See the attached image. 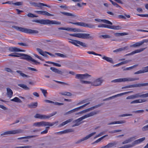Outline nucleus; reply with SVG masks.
Returning a JSON list of instances; mask_svg holds the SVG:
<instances>
[{"label": "nucleus", "mask_w": 148, "mask_h": 148, "mask_svg": "<svg viewBox=\"0 0 148 148\" xmlns=\"http://www.w3.org/2000/svg\"><path fill=\"white\" fill-rule=\"evenodd\" d=\"M8 56H9L15 57L21 56L22 57L20 58V59L25 60L27 61H31L33 62L36 65H37L38 64H39L40 63V62H38L37 61L33 59L30 56L26 54L15 52L9 54Z\"/></svg>", "instance_id": "obj_1"}, {"label": "nucleus", "mask_w": 148, "mask_h": 148, "mask_svg": "<svg viewBox=\"0 0 148 148\" xmlns=\"http://www.w3.org/2000/svg\"><path fill=\"white\" fill-rule=\"evenodd\" d=\"M32 22L45 25H60V22L55 20H50L48 19L34 20Z\"/></svg>", "instance_id": "obj_2"}, {"label": "nucleus", "mask_w": 148, "mask_h": 148, "mask_svg": "<svg viewBox=\"0 0 148 148\" xmlns=\"http://www.w3.org/2000/svg\"><path fill=\"white\" fill-rule=\"evenodd\" d=\"M12 27L17 31L27 34H38L39 32L37 30L23 28L14 25Z\"/></svg>", "instance_id": "obj_3"}, {"label": "nucleus", "mask_w": 148, "mask_h": 148, "mask_svg": "<svg viewBox=\"0 0 148 148\" xmlns=\"http://www.w3.org/2000/svg\"><path fill=\"white\" fill-rule=\"evenodd\" d=\"M98 112L97 111L91 112L90 113L84 115L77 119L73 121V123H75L76 124L78 125L77 126H79L82 123L80 122L82 120L85 119L93 116L97 114Z\"/></svg>", "instance_id": "obj_4"}, {"label": "nucleus", "mask_w": 148, "mask_h": 148, "mask_svg": "<svg viewBox=\"0 0 148 148\" xmlns=\"http://www.w3.org/2000/svg\"><path fill=\"white\" fill-rule=\"evenodd\" d=\"M58 122V121H56L55 122L53 123L42 121L34 123L33 124V126H35V127H38L44 126H52L54 125L55 124L57 123Z\"/></svg>", "instance_id": "obj_5"}, {"label": "nucleus", "mask_w": 148, "mask_h": 148, "mask_svg": "<svg viewBox=\"0 0 148 148\" xmlns=\"http://www.w3.org/2000/svg\"><path fill=\"white\" fill-rule=\"evenodd\" d=\"M139 78H125L115 79L112 80L111 82L118 83L125 82H131L135 80H139Z\"/></svg>", "instance_id": "obj_6"}, {"label": "nucleus", "mask_w": 148, "mask_h": 148, "mask_svg": "<svg viewBox=\"0 0 148 148\" xmlns=\"http://www.w3.org/2000/svg\"><path fill=\"white\" fill-rule=\"evenodd\" d=\"M145 139V138L144 137L138 139L134 141L132 144H128L125 145L123 146V148H130L136 145L140 144L144 141Z\"/></svg>", "instance_id": "obj_7"}, {"label": "nucleus", "mask_w": 148, "mask_h": 148, "mask_svg": "<svg viewBox=\"0 0 148 148\" xmlns=\"http://www.w3.org/2000/svg\"><path fill=\"white\" fill-rule=\"evenodd\" d=\"M145 139V138L144 137L138 139L134 141L132 144H128L125 145L123 146V148H130L136 145L140 144L144 141Z\"/></svg>", "instance_id": "obj_8"}, {"label": "nucleus", "mask_w": 148, "mask_h": 148, "mask_svg": "<svg viewBox=\"0 0 148 148\" xmlns=\"http://www.w3.org/2000/svg\"><path fill=\"white\" fill-rule=\"evenodd\" d=\"M69 23H70L71 24H74L75 25H76L78 26H80L83 27H88L90 28H95V26L93 24L89 23L88 24L86 23H85L80 22H76V23H73L69 22Z\"/></svg>", "instance_id": "obj_9"}, {"label": "nucleus", "mask_w": 148, "mask_h": 148, "mask_svg": "<svg viewBox=\"0 0 148 148\" xmlns=\"http://www.w3.org/2000/svg\"><path fill=\"white\" fill-rule=\"evenodd\" d=\"M69 35L70 36L83 39H88L91 38L90 36V34H88L74 33L70 34Z\"/></svg>", "instance_id": "obj_10"}, {"label": "nucleus", "mask_w": 148, "mask_h": 148, "mask_svg": "<svg viewBox=\"0 0 148 148\" xmlns=\"http://www.w3.org/2000/svg\"><path fill=\"white\" fill-rule=\"evenodd\" d=\"M23 131L21 129L14 130L6 131L1 134V136L7 135L14 134H20L23 133Z\"/></svg>", "instance_id": "obj_11"}, {"label": "nucleus", "mask_w": 148, "mask_h": 148, "mask_svg": "<svg viewBox=\"0 0 148 148\" xmlns=\"http://www.w3.org/2000/svg\"><path fill=\"white\" fill-rule=\"evenodd\" d=\"M148 85V83H145L141 84H134L129 86H125L122 87V89L127 88H135L138 87H141L142 86H147Z\"/></svg>", "instance_id": "obj_12"}, {"label": "nucleus", "mask_w": 148, "mask_h": 148, "mask_svg": "<svg viewBox=\"0 0 148 148\" xmlns=\"http://www.w3.org/2000/svg\"><path fill=\"white\" fill-rule=\"evenodd\" d=\"M103 80L102 77L95 79L91 83V85L94 86H98L101 85Z\"/></svg>", "instance_id": "obj_13"}, {"label": "nucleus", "mask_w": 148, "mask_h": 148, "mask_svg": "<svg viewBox=\"0 0 148 148\" xmlns=\"http://www.w3.org/2000/svg\"><path fill=\"white\" fill-rule=\"evenodd\" d=\"M132 92H133L132 91H128V92H126L119 94H117L116 95H115L114 96H113L112 97H110L108 98L104 99L103 100V101H107V100H111L112 99L118 96H121L122 95H125L126 94H128V93H131Z\"/></svg>", "instance_id": "obj_14"}, {"label": "nucleus", "mask_w": 148, "mask_h": 148, "mask_svg": "<svg viewBox=\"0 0 148 148\" xmlns=\"http://www.w3.org/2000/svg\"><path fill=\"white\" fill-rule=\"evenodd\" d=\"M96 134L95 132H92L88 135H87L86 137L81 138V139L78 140L77 141L75 142V143L76 144H78L79 143H81V142L86 140L88 139L89 138L94 135V134Z\"/></svg>", "instance_id": "obj_15"}, {"label": "nucleus", "mask_w": 148, "mask_h": 148, "mask_svg": "<svg viewBox=\"0 0 148 148\" xmlns=\"http://www.w3.org/2000/svg\"><path fill=\"white\" fill-rule=\"evenodd\" d=\"M91 76L88 74H77L76 75L75 78L78 79H86V78L90 77Z\"/></svg>", "instance_id": "obj_16"}, {"label": "nucleus", "mask_w": 148, "mask_h": 148, "mask_svg": "<svg viewBox=\"0 0 148 148\" xmlns=\"http://www.w3.org/2000/svg\"><path fill=\"white\" fill-rule=\"evenodd\" d=\"M146 48H144L136 50L130 53L126 54L125 56L132 55L136 53H140L143 51Z\"/></svg>", "instance_id": "obj_17"}, {"label": "nucleus", "mask_w": 148, "mask_h": 148, "mask_svg": "<svg viewBox=\"0 0 148 148\" xmlns=\"http://www.w3.org/2000/svg\"><path fill=\"white\" fill-rule=\"evenodd\" d=\"M133 95L134 99L139 97L145 98L148 97V93L143 95H141L140 93H138Z\"/></svg>", "instance_id": "obj_18"}, {"label": "nucleus", "mask_w": 148, "mask_h": 148, "mask_svg": "<svg viewBox=\"0 0 148 148\" xmlns=\"http://www.w3.org/2000/svg\"><path fill=\"white\" fill-rule=\"evenodd\" d=\"M9 51L11 52H25V51L21 50L19 48L16 47H10L8 49Z\"/></svg>", "instance_id": "obj_19"}, {"label": "nucleus", "mask_w": 148, "mask_h": 148, "mask_svg": "<svg viewBox=\"0 0 148 148\" xmlns=\"http://www.w3.org/2000/svg\"><path fill=\"white\" fill-rule=\"evenodd\" d=\"M95 21L98 22H102L105 23L110 24L111 25H112V23L111 22L105 19H101L98 18H96L95 19Z\"/></svg>", "instance_id": "obj_20"}, {"label": "nucleus", "mask_w": 148, "mask_h": 148, "mask_svg": "<svg viewBox=\"0 0 148 148\" xmlns=\"http://www.w3.org/2000/svg\"><path fill=\"white\" fill-rule=\"evenodd\" d=\"M116 144L115 143H109L107 145L102 146L101 148H111L114 147H115Z\"/></svg>", "instance_id": "obj_21"}, {"label": "nucleus", "mask_w": 148, "mask_h": 148, "mask_svg": "<svg viewBox=\"0 0 148 148\" xmlns=\"http://www.w3.org/2000/svg\"><path fill=\"white\" fill-rule=\"evenodd\" d=\"M7 95L8 97L10 98L13 96V92L12 90L10 88H7Z\"/></svg>", "instance_id": "obj_22"}, {"label": "nucleus", "mask_w": 148, "mask_h": 148, "mask_svg": "<svg viewBox=\"0 0 148 148\" xmlns=\"http://www.w3.org/2000/svg\"><path fill=\"white\" fill-rule=\"evenodd\" d=\"M146 101L145 99H138L134 100L130 102V104L137 103H142Z\"/></svg>", "instance_id": "obj_23"}, {"label": "nucleus", "mask_w": 148, "mask_h": 148, "mask_svg": "<svg viewBox=\"0 0 148 148\" xmlns=\"http://www.w3.org/2000/svg\"><path fill=\"white\" fill-rule=\"evenodd\" d=\"M57 113V112H55L50 114L48 115H45L42 114V119H48L50 118V117L53 116L55 115Z\"/></svg>", "instance_id": "obj_24"}, {"label": "nucleus", "mask_w": 148, "mask_h": 148, "mask_svg": "<svg viewBox=\"0 0 148 148\" xmlns=\"http://www.w3.org/2000/svg\"><path fill=\"white\" fill-rule=\"evenodd\" d=\"M50 69L53 72L58 74L62 75L63 73L61 71L56 68L55 67H51L50 68Z\"/></svg>", "instance_id": "obj_25"}, {"label": "nucleus", "mask_w": 148, "mask_h": 148, "mask_svg": "<svg viewBox=\"0 0 148 148\" xmlns=\"http://www.w3.org/2000/svg\"><path fill=\"white\" fill-rule=\"evenodd\" d=\"M16 72L19 74L23 78H29L30 76L28 75H26L23 73L21 71L17 70Z\"/></svg>", "instance_id": "obj_26"}, {"label": "nucleus", "mask_w": 148, "mask_h": 148, "mask_svg": "<svg viewBox=\"0 0 148 148\" xmlns=\"http://www.w3.org/2000/svg\"><path fill=\"white\" fill-rule=\"evenodd\" d=\"M128 49V46H126L125 47H121L119 49H117L113 51L114 52H117L122 51H124L125 50H127Z\"/></svg>", "instance_id": "obj_27"}, {"label": "nucleus", "mask_w": 148, "mask_h": 148, "mask_svg": "<svg viewBox=\"0 0 148 148\" xmlns=\"http://www.w3.org/2000/svg\"><path fill=\"white\" fill-rule=\"evenodd\" d=\"M28 107L30 108H35L38 106V103L37 102H32L30 104L27 105Z\"/></svg>", "instance_id": "obj_28"}, {"label": "nucleus", "mask_w": 148, "mask_h": 148, "mask_svg": "<svg viewBox=\"0 0 148 148\" xmlns=\"http://www.w3.org/2000/svg\"><path fill=\"white\" fill-rule=\"evenodd\" d=\"M134 137H132L130 138H128L127 139H126L123 141L122 143V144H126L128 143H130L132 141H133L134 140Z\"/></svg>", "instance_id": "obj_29"}, {"label": "nucleus", "mask_w": 148, "mask_h": 148, "mask_svg": "<svg viewBox=\"0 0 148 148\" xmlns=\"http://www.w3.org/2000/svg\"><path fill=\"white\" fill-rule=\"evenodd\" d=\"M126 122L124 120L123 121H115L112 122L110 123H109L108 124V125H110L113 124H123L125 123Z\"/></svg>", "instance_id": "obj_30"}, {"label": "nucleus", "mask_w": 148, "mask_h": 148, "mask_svg": "<svg viewBox=\"0 0 148 148\" xmlns=\"http://www.w3.org/2000/svg\"><path fill=\"white\" fill-rule=\"evenodd\" d=\"M102 59L112 63H113V61L112 59L111 58L105 56H103L102 57Z\"/></svg>", "instance_id": "obj_31"}, {"label": "nucleus", "mask_w": 148, "mask_h": 148, "mask_svg": "<svg viewBox=\"0 0 148 148\" xmlns=\"http://www.w3.org/2000/svg\"><path fill=\"white\" fill-rule=\"evenodd\" d=\"M109 29L114 30H119L121 29V27L119 26H114L110 25Z\"/></svg>", "instance_id": "obj_32"}, {"label": "nucleus", "mask_w": 148, "mask_h": 148, "mask_svg": "<svg viewBox=\"0 0 148 148\" xmlns=\"http://www.w3.org/2000/svg\"><path fill=\"white\" fill-rule=\"evenodd\" d=\"M18 85L25 90H29V88L26 85L23 84H18Z\"/></svg>", "instance_id": "obj_33"}, {"label": "nucleus", "mask_w": 148, "mask_h": 148, "mask_svg": "<svg viewBox=\"0 0 148 148\" xmlns=\"http://www.w3.org/2000/svg\"><path fill=\"white\" fill-rule=\"evenodd\" d=\"M60 12L61 14L67 16H71L73 17H75L76 16L75 15L70 13L62 12Z\"/></svg>", "instance_id": "obj_34"}, {"label": "nucleus", "mask_w": 148, "mask_h": 148, "mask_svg": "<svg viewBox=\"0 0 148 148\" xmlns=\"http://www.w3.org/2000/svg\"><path fill=\"white\" fill-rule=\"evenodd\" d=\"M141 46L140 42H136L135 44L131 45L130 46V47L136 48Z\"/></svg>", "instance_id": "obj_35"}, {"label": "nucleus", "mask_w": 148, "mask_h": 148, "mask_svg": "<svg viewBox=\"0 0 148 148\" xmlns=\"http://www.w3.org/2000/svg\"><path fill=\"white\" fill-rule=\"evenodd\" d=\"M128 34L126 33H114V35L115 36L119 37L121 36H125L127 35Z\"/></svg>", "instance_id": "obj_36"}, {"label": "nucleus", "mask_w": 148, "mask_h": 148, "mask_svg": "<svg viewBox=\"0 0 148 148\" xmlns=\"http://www.w3.org/2000/svg\"><path fill=\"white\" fill-rule=\"evenodd\" d=\"M11 101L17 103H21L22 102L21 100L18 98L16 97L14 99H11Z\"/></svg>", "instance_id": "obj_37"}, {"label": "nucleus", "mask_w": 148, "mask_h": 148, "mask_svg": "<svg viewBox=\"0 0 148 148\" xmlns=\"http://www.w3.org/2000/svg\"><path fill=\"white\" fill-rule=\"evenodd\" d=\"M98 27H104L109 29L110 25L101 24L99 25L98 26Z\"/></svg>", "instance_id": "obj_38"}, {"label": "nucleus", "mask_w": 148, "mask_h": 148, "mask_svg": "<svg viewBox=\"0 0 148 148\" xmlns=\"http://www.w3.org/2000/svg\"><path fill=\"white\" fill-rule=\"evenodd\" d=\"M42 6L47 7L49 8L50 7V6H49L47 5L46 4H44V3H38V6H37L38 7L41 8H42Z\"/></svg>", "instance_id": "obj_39"}, {"label": "nucleus", "mask_w": 148, "mask_h": 148, "mask_svg": "<svg viewBox=\"0 0 148 148\" xmlns=\"http://www.w3.org/2000/svg\"><path fill=\"white\" fill-rule=\"evenodd\" d=\"M77 45H79L84 47H87L86 44L84 43L83 42H80L78 40H77Z\"/></svg>", "instance_id": "obj_40"}, {"label": "nucleus", "mask_w": 148, "mask_h": 148, "mask_svg": "<svg viewBox=\"0 0 148 148\" xmlns=\"http://www.w3.org/2000/svg\"><path fill=\"white\" fill-rule=\"evenodd\" d=\"M38 135H34V136H28L27 137H22L20 138H17L18 139H23L25 138H35L36 137L38 136Z\"/></svg>", "instance_id": "obj_41"}, {"label": "nucleus", "mask_w": 148, "mask_h": 148, "mask_svg": "<svg viewBox=\"0 0 148 148\" xmlns=\"http://www.w3.org/2000/svg\"><path fill=\"white\" fill-rule=\"evenodd\" d=\"M138 64H135L131 66L126 68L124 69L123 70L126 71V70H131L135 67H136L138 66Z\"/></svg>", "instance_id": "obj_42"}, {"label": "nucleus", "mask_w": 148, "mask_h": 148, "mask_svg": "<svg viewBox=\"0 0 148 148\" xmlns=\"http://www.w3.org/2000/svg\"><path fill=\"white\" fill-rule=\"evenodd\" d=\"M108 136V135H106L103 136L101 137L100 138H99L95 142H94L93 143V144L97 143L100 142L103 138H104L105 137H106V136Z\"/></svg>", "instance_id": "obj_43"}, {"label": "nucleus", "mask_w": 148, "mask_h": 148, "mask_svg": "<svg viewBox=\"0 0 148 148\" xmlns=\"http://www.w3.org/2000/svg\"><path fill=\"white\" fill-rule=\"evenodd\" d=\"M87 53L90 54H93L96 56H102L101 54L97 53L93 51H88L87 52Z\"/></svg>", "instance_id": "obj_44"}, {"label": "nucleus", "mask_w": 148, "mask_h": 148, "mask_svg": "<svg viewBox=\"0 0 148 148\" xmlns=\"http://www.w3.org/2000/svg\"><path fill=\"white\" fill-rule=\"evenodd\" d=\"M89 103H90L89 102L87 103H86L82 106H81L78 107L76 108L77 111L79 110L82 108H84V107H85V106H87Z\"/></svg>", "instance_id": "obj_45"}, {"label": "nucleus", "mask_w": 148, "mask_h": 148, "mask_svg": "<svg viewBox=\"0 0 148 148\" xmlns=\"http://www.w3.org/2000/svg\"><path fill=\"white\" fill-rule=\"evenodd\" d=\"M42 114H36L34 116L36 118L42 119Z\"/></svg>", "instance_id": "obj_46"}, {"label": "nucleus", "mask_w": 148, "mask_h": 148, "mask_svg": "<svg viewBox=\"0 0 148 148\" xmlns=\"http://www.w3.org/2000/svg\"><path fill=\"white\" fill-rule=\"evenodd\" d=\"M145 73V71L143 68V69L141 70H140L137 72H136L134 73V74H138L140 73Z\"/></svg>", "instance_id": "obj_47"}, {"label": "nucleus", "mask_w": 148, "mask_h": 148, "mask_svg": "<svg viewBox=\"0 0 148 148\" xmlns=\"http://www.w3.org/2000/svg\"><path fill=\"white\" fill-rule=\"evenodd\" d=\"M60 94L63 95H67L68 96H71L72 95V94L71 93L69 92H61L60 93Z\"/></svg>", "instance_id": "obj_48"}, {"label": "nucleus", "mask_w": 148, "mask_h": 148, "mask_svg": "<svg viewBox=\"0 0 148 148\" xmlns=\"http://www.w3.org/2000/svg\"><path fill=\"white\" fill-rule=\"evenodd\" d=\"M53 81L57 82V83H59V84H63V85H67V86H69V85L68 84V83H65V82H60V81H56V80H53Z\"/></svg>", "instance_id": "obj_49"}, {"label": "nucleus", "mask_w": 148, "mask_h": 148, "mask_svg": "<svg viewBox=\"0 0 148 148\" xmlns=\"http://www.w3.org/2000/svg\"><path fill=\"white\" fill-rule=\"evenodd\" d=\"M71 41H69V42L71 43L72 44L76 46H79L77 45V40H71Z\"/></svg>", "instance_id": "obj_50"}, {"label": "nucleus", "mask_w": 148, "mask_h": 148, "mask_svg": "<svg viewBox=\"0 0 148 148\" xmlns=\"http://www.w3.org/2000/svg\"><path fill=\"white\" fill-rule=\"evenodd\" d=\"M101 104H99L96 106H93L92 107H90L89 108H88V109L89 110V111H90V110H92L94 109L95 108H96L98 107H99L101 106Z\"/></svg>", "instance_id": "obj_51"}, {"label": "nucleus", "mask_w": 148, "mask_h": 148, "mask_svg": "<svg viewBox=\"0 0 148 148\" xmlns=\"http://www.w3.org/2000/svg\"><path fill=\"white\" fill-rule=\"evenodd\" d=\"M142 130L143 132L148 130V124L144 126L142 128Z\"/></svg>", "instance_id": "obj_52"}, {"label": "nucleus", "mask_w": 148, "mask_h": 148, "mask_svg": "<svg viewBox=\"0 0 148 148\" xmlns=\"http://www.w3.org/2000/svg\"><path fill=\"white\" fill-rule=\"evenodd\" d=\"M103 37L104 39L107 38H111V36L108 35H101L100 36V37Z\"/></svg>", "instance_id": "obj_53"}, {"label": "nucleus", "mask_w": 148, "mask_h": 148, "mask_svg": "<svg viewBox=\"0 0 148 148\" xmlns=\"http://www.w3.org/2000/svg\"><path fill=\"white\" fill-rule=\"evenodd\" d=\"M144 110H139L136 111H134L133 112L135 113H142L144 112Z\"/></svg>", "instance_id": "obj_54"}, {"label": "nucleus", "mask_w": 148, "mask_h": 148, "mask_svg": "<svg viewBox=\"0 0 148 148\" xmlns=\"http://www.w3.org/2000/svg\"><path fill=\"white\" fill-rule=\"evenodd\" d=\"M55 54L57 56L62 58H66V56L64 55L63 54H61L59 53H56Z\"/></svg>", "instance_id": "obj_55"}, {"label": "nucleus", "mask_w": 148, "mask_h": 148, "mask_svg": "<svg viewBox=\"0 0 148 148\" xmlns=\"http://www.w3.org/2000/svg\"><path fill=\"white\" fill-rule=\"evenodd\" d=\"M12 4L17 6H19L22 5V2H18L15 3H12Z\"/></svg>", "instance_id": "obj_56"}, {"label": "nucleus", "mask_w": 148, "mask_h": 148, "mask_svg": "<svg viewBox=\"0 0 148 148\" xmlns=\"http://www.w3.org/2000/svg\"><path fill=\"white\" fill-rule=\"evenodd\" d=\"M40 90L42 91V92L44 96L45 97H46V94H47V90H46L43 89L42 88L40 89Z\"/></svg>", "instance_id": "obj_57"}, {"label": "nucleus", "mask_w": 148, "mask_h": 148, "mask_svg": "<svg viewBox=\"0 0 148 148\" xmlns=\"http://www.w3.org/2000/svg\"><path fill=\"white\" fill-rule=\"evenodd\" d=\"M80 82L82 84H91V83H92L91 82L85 81L82 80H80Z\"/></svg>", "instance_id": "obj_58"}, {"label": "nucleus", "mask_w": 148, "mask_h": 148, "mask_svg": "<svg viewBox=\"0 0 148 148\" xmlns=\"http://www.w3.org/2000/svg\"><path fill=\"white\" fill-rule=\"evenodd\" d=\"M27 16L30 17H37V16H36L31 13H29L28 14Z\"/></svg>", "instance_id": "obj_59"}, {"label": "nucleus", "mask_w": 148, "mask_h": 148, "mask_svg": "<svg viewBox=\"0 0 148 148\" xmlns=\"http://www.w3.org/2000/svg\"><path fill=\"white\" fill-rule=\"evenodd\" d=\"M141 45H142L144 43L148 42V39H145L142 40V41H140Z\"/></svg>", "instance_id": "obj_60"}, {"label": "nucleus", "mask_w": 148, "mask_h": 148, "mask_svg": "<svg viewBox=\"0 0 148 148\" xmlns=\"http://www.w3.org/2000/svg\"><path fill=\"white\" fill-rule=\"evenodd\" d=\"M36 50L41 55L42 54V53H43V52H44L42 50L39 48H36Z\"/></svg>", "instance_id": "obj_61"}, {"label": "nucleus", "mask_w": 148, "mask_h": 148, "mask_svg": "<svg viewBox=\"0 0 148 148\" xmlns=\"http://www.w3.org/2000/svg\"><path fill=\"white\" fill-rule=\"evenodd\" d=\"M137 15L142 17H148V14H137Z\"/></svg>", "instance_id": "obj_62"}, {"label": "nucleus", "mask_w": 148, "mask_h": 148, "mask_svg": "<svg viewBox=\"0 0 148 148\" xmlns=\"http://www.w3.org/2000/svg\"><path fill=\"white\" fill-rule=\"evenodd\" d=\"M131 61V60H126L122 62V64H126L127 63H129Z\"/></svg>", "instance_id": "obj_63"}, {"label": "nucleus", "mask_w": 148, "mask_h": 148, "mask_svg": "<svg viewBox=\"0 0 148 148\" xmlns=\"http://www.w3.org/2000/svg\"><path fill=\"white\" fill-rule=\"evenodd\" d=\"M31 147L30 146H25L16 147V148H30Z\"/></svg>", "instance_id": "obj_64"}]
</instances>
